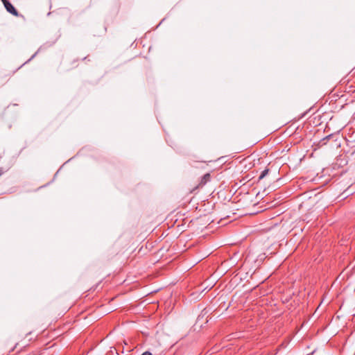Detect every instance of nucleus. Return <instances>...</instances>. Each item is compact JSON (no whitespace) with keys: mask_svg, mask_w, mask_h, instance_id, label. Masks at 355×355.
I'll return each mask as SVG.
<instances>
[{"mask_svg":"<svg viewBox=\"0 0 355 355\" xmlns=\"http://www.w3.org/2000/svg\"><path fill=\"white\" fill-rule=\"evenodd\" d=\"M6 10L15 17L19 16V12L8 0H1Z\"/></svg>","mask_w":355,"mask_h":355,"instance_id":"obj_1","label":"nucleus"},{"mask_svg":"<svg viewBox=\"0 0 355 355\" xmlns=\"http://www.w3.org/2000/svg\"><path fill=\"white\" fill-rule=\"evenodd\" d=\"M211 180V175L209 173L205 174L200 179V182L198 183L196 188L202 187L204 185H205L208 182H209Z\"/></svg>","mask_w":355,"mask_h":355,"instance_id":"obj_2","label":"nucleus"},{"mask_svg":"<svg viewBox=\"0 0 355 355\" xmlns=\"http://www.w3.org/2000/svg\"><path fill=\"white\" fill-rule=\"evenodd\" d=\"M268 171H269V170H268V169H265V170H263V171L261 172V175H259V180L263 179V178H264V177H265V176L268 173Z\"/></svg>","mask_w":355,"mask_h":355,"instance_id":"obj_3","label":"nucleus"},{"mask_svg":"<svg viewBox=\"0 0 355 355\" xmlns=\"http://www.w3.org/2000/svg\"><path fill=\"white\" fill-rule=\"evenodd\" d=\"M141 355H152L151 352L146 351L144 352Z\"/></svg>","mask_w":355,"mask_h":355,"instance_id":"obj_4","label":"nucleus"},{"mask_svg":"<svg viewBox=\"0 0 355 355\" xmlns=\"http://www.w3.org/2000/svg\"><path fill=\"white\" fill-rule=\"evenodd\" d=\"M4 171L3 169L0 168V176L3 174Z\"/></svg>","mask_w":355,"mask_h":355,"instance_id":"obj_5","label":"nucleus"}]
</instances>
